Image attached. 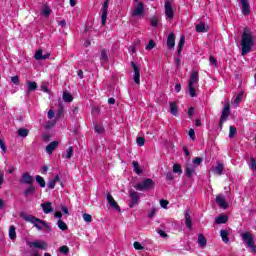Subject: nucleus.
Wrapping results in <instances>:
<instances>
[{"label": "nucleus", "instance_id": "obj_1", "mask_svg": "<svg viewBox=\"0 0 256 256\" xmlns=\"http://www.w3.org/2000/svg\"><path fill=\"white\" fill-rule=\"evenodd\" d=\"M253 45H255V36L253 32L249 31L247 28L244 29L241 39V47H242V56L245 57L247 53H251V49H253Z\"/></svg>", "mask_w": 256, "mask_h": 256}, {"label": "nucleus", "instance_id": "obj_2", "mask_svg": "<svg viewBox=\"0 0 256 256\" xmlns=\"http://www.w3.org/2000/svg\"><path fill=\"white\" fill-rule=\"evenodd\" d=\"M23 219L27 223H32V225H34V227H36V229H38V231H43V229H45V228L48 231H51V227L49 225H47V222H45L44 220H41L33 215H24Z\"/></svg>", "mask_w": 256, "mask_h": 256}, {"label": "nucleus", "instance_id": "obj_3", "mask_svg": "<svg viewBox=\"0 0 256 256\" xmlns=\"http://www.w3.org/2000/svg\"><path fill=\"white\" fill-rule=\"evenodd\" d=\"M197 83H199V73L197 71H193L188 81V93L190 97H197V94L195 93V87H197Z\"/></svg>", "mask_w": 256, "mask_h": 256}, {"label": "nucleus", "instance_id": "obj_4", "mask_svg": "<svg viewBox=\"0 0 256 256\" xmlns=\"http://www.w3.org/2000/svg\"><path fill=\"white\" fill-rule=\"evenodd\" d=\"M134 187L137 191H149V189L155 187V182L150 178H146L142 182L137 183Z\"/></svg>", "mask_w": 256, "mask_h": 256}, {"label": "nucleus", "instance_id": "obj_5", "mask_svg": "<svg viewBox=\"0 0 256 256\" xmlns=\"http://www.w3.org/2000/svg\"><path fill=\"white\" fill-rule=\"evenodd\" d=\"M241 237L246 245L251 249L252 253H256L255 239L253 238V235H251V232H244L241 234Z\"/></svg>", "mask_w": 256, "mask_h": 256}, {"label": "nucleus", "instance_id": "obj_6", "mask_svg": "<svg viewBox=\"0 0 256 256\" xmlns=\"http://www.w3.org/2000/svg\"><path fill=\"white\" fill-rule=\"evenodd\" d=\"M132 17H143L145 15V4L138 2L131 11Z\"/></svg>", "mask_w": 256, "mask_h": 256}, {"label": "nucleus", "instance_id": "obj_7", "mask_svg": "<svg viewBox=\"0 0 256 256\" xmlns=\"http://www.w3.org/2000/svg\"><path fill=\"white\" fill-rule=\"evenodd\" d=\"M28 247H30V249H41L42 251L47 250V243L43 240H38V241H27L26 242Z\"/></svg>", "mask_w": 256, "mask_h": 256}, {"label": "nucleus", "instance_id": "obj_8", "mask_svg": "<svg viewBox=\"0 0 256 256\" xmlns=\"http://www.w3.org/2000/svg\"><path fill=\"white\" fill-rule=\"evenodd\" d=\"M229 115H231V108L229 104L224 106V109L222 110V114L220 117L219 127L220 129H223V123L229 119Z\"/></svg>", "mask_w": 256, "mask_h": 256}, {"label": "nucleus", "instance_id": "obj_9", "mask_svg": "<svg viewBox=\"0 0 256 256\" xmlns=\"http://www.w3.org/2000/svg\"><path fill=\"white\" fill-rule=\"evenodd\" d=\"M164 9L167 19L171 21L173 17H175V10H173V4L171 3V1H165Z\"/></svg>", "mask_w": 256, "mask_h": 256}, {"label": "nucleus", "instance_id": "obj_10", "mask_svg": "<svg viewBox=\"0 0 256 256\" xmlns=\"http://www.w3.org/2000/svg\"><path fill=\"white\" fill-rule=\"evenodd\" d=\"M129 195H130L129 207L133 208V207H135V205H139V199H140L139 192L131 189L129 191Z\"/></svg>", "mask_w": 256, "mask_h": 256}, {"label": "nucleus", "instance_id": "obj_11", "mask_svg": "<svg viewBox=\"0 0 256 256\" xmlns=\"http://www.w3.org/2000/svg\"><path fill=\"white\" fill-rule=\"evenodd\" d=\"M131 65L134 70V83H136V85H139L141 83V73L139 70V66H137L135 62H131Z\"/></svg>", "mask_w": 256, "mask_h": 256}, {"label": "nucleus", "instance_id": "obj_12", "mask_svg": "<svg viewBox=\"0 0 256 256\" xmlns=\"http://www.w3.org/2000/svg\"><path fill=\"white\" fill-rule=\"evenodd\" d=\"M33 176H31L28 172H25L24 174H22V177L20 179V183L24 184V185H33Z\"/></svg>", "mask_w": 256, "mask_h": 256}, {"label": "nucleus", "instance_id": "obj_13", "mask_svg": "<svg viewBox=\"0 0 256 256\" xmlns=\"http://www.w3.org/2000/svg\"><path fill=\"white\" fill-rule=\"evenodd\" d=\"M216 203L219 205L220 209H227V207H229V204H227V201H225V197H223L221 194L216 196Z\"/></svg>", "mask_w": 256, "mask_h": 256}, {"label": "nucleus", "instance_id": "obj_14", "mask_svg": "<svg viewBox=\"0 0 256 256\" xmlns=\"http://www.w3.org/2000/svg\"><path fill=\"white\" fill-rule=\"evenodd\" d=\"M242 8L241 11L243 13V15H249V13H251V6L249 5V2L247 0H239Z\"/></svg>", "mask_w": 256, "mask_h": 256}, {"label": "nucleus", "instance_id": "obj_15", "mask_svg": "<svg viewBox=\"0 0 256 256\" xmlns=\"http://www.w3.org/2000/svg\"><path fill=\"white\" fill-rule=\"evenodd\" d=\"M185 225L188 229L192 230L193 229V221L191 220V211L186 210L185 214Z\"/></svg>", "mask_w": 256, "mask_h": 256}, {"label": "nucleus", "instance_id": "obj_16", "mask_svg": "<svg viewBox=\"0 0 256 256\" xmlns=\"http://www.w3.org/2000/svg\"><path fill=\"white\" fill-rule=\"evenodd\" d=\"M107 9H109V0H106L102 8V25L107 23Z\"/></svg>", "mask_w": 256, "mask_h": 256}, {"label": "nucleus", "instance_id": "obj_17", "mask_svg": "<svg viewBox=\"0 0 256 256\" xmlns=\"http://www.w3.org/2000/svg\"><path fill=\"white\" fill-rule=\"evenodd\" d=\"M107 201H108L110 207H112V209H115L116 211H121L119 204H117V202L115 201V199L113 198V196L111 194L107 195Z\"/></svg>", "mask_w": 256, "mask_h": 256}, {"label": "nucleus", "instance_id": "obj_18", "mask_svg": "<svg viewBox=\"0 0 256 256\" xmlns=\"http://www.w3.org/2000/svg\"><path fill=\"white\" fill-rule=\"evenodd\" d=\"M195 165L193 164H186V168H185V173H186V176L191 178L193 177V175H195Z\"/></svg>", "mask_w": 256, "mask_h": 256}, {"label": "nucleus", "instance_id": "obj_19", "mask_svg": "<svg viewBox=\"0 0 256 256\" xmlns=\"http://www.w3.org/2000/svg\"><path fill=\"white\" fill-rule=\"evenodd\" d=\"M197 33H207L209 31V26L205 22H200L196 25Z\"/></svg>", "mask_w": 256, "mask_h": 256}, {"label": "nucleus", "instance_id": "obj_20", "mask_svg": "<svg viewBox=\"0 0 256 256\" xmlns=\"http://www.w3.org/2000/svg\"><path fill=\"white\" fill-rule=\"evenodd\" d=\"M26 85L28 87V90L26 91V96L29 97V95H31V92L37 89V82L27 81Z\"/></svg>", "mask_w": 256, "mask_h": 256}, {"label": "nucleus", "instance_id": "obj_21", "mask_svg": "<svg viewBox=\"0 0 256 256\" xmlns=\"http://www.w3.org/2000/svg\"><path fill=\"white\" fill-rule=\"evenodd\" d=\"M56 147H59V142L58 141L51 142L46 146V153H48V155H51V153L55 151Z\"/></svg>", "mask_w": 256, "mask_h": 256}, {"label": "nucleus", "instance_id": "obj_22", "mask_svg": "<svg viewBox=\"0 0 256 256\" xmlns=\"http://www.w3.org/2000/svg\"><path fill=\"white\" fill-rule=\"evenodd\" d=\"M41 207L46 215H49V213H53V207L51 206V202L42 203Z\"/></svg>", "mask_w": 256, "mask_h": 256}, {"label": "nucleus", "instance_id": "obj_23", "mask_svg": "<svg viewBox=\"0 0 256 256\" xmlns=\"http://www.w3.org/2000/svg\"><path fill=\"white\" fill-rule=\"evenodd\" d=\"M57 183H61V178L59 177V175H56L54 179L49 180L48 189H55V185Z\"/></svg>", "mask_w": 256, "mask_h": 256}, {"label": "nucleus", "instance_id": "obj_24", "mask_svg": "<svg viewBox=\"0 0 256 256\" xmlns=\"http://www.w3.org/2000/svg\"><path fill=\"white\" fill-rule=\"evenodd\" d=\"M167 47L168 49H173L175 47V34L170 33L167 39Z\"/></svg>", "mask_w": 256, "mask_h": 256}, {"label": "nucleus", "instance_id": "obj_25", "mask_svg": "<svg viewBox=\"0 0 256 256\" xmlns=\"http://www.w3.org/2000/svg\"><path fill=\"white\" fill-rule=\"evenodd\" d=\"M224 169H225V166H223L222 163H218L217 166L212 169V171L215 175H223Z\"/></svg>", "mask_w": 256, "mask_h": 256}, {"label": "nucleus", "instance_id": "obj_26", "mask_svg": "<svg viewBox=\"0 0 256 256\" xmlns=\"http://www.w3.org/2000/svg\"><path fill=\"white\" fill-rule=\"evenodd\" d=\"M9 239H11V241H15V239H17V231L14 225L9 227Z\"/></svg>", "mask_w": 256, "mask_h": 256}, {"label": "nucleus", "instance_id": "obj_27", "mask_svg": "<svg viewBox=\"0 0 256 256\" xmlns=\"http://www.w3.org/2000/svg\"><path fill=\"white\" fill-rule=\"evenodd\" d=\"M198 245L202 249L207 247V239H205V236L203 234L198 235Z\"/></svg>", "mask_w": 256, "mask_h": 256}, {"label": "nucleus", "instance_id": "obj_28", "mask_svg": "<svg viewBox=\"0 0 256 256\" xmlns=\"http://www.w3.org/2000/svg\"><path fill=\"white\" fill-rule=\"evenodd\" d=\"M100 61H101L102 65H103V63H107L109 61V56L107 55V50H105V49L101 50Z\"/></svg>", "mask_w": 256, "mask_h": 256}, {"label": "nucleus", "instance_id": "obj_29", "mask_svg": "<svg viewBox=\"0 0 256 256\" xmlns=\"http://www.w3.org/2000/svg\"><path fill=\"white\" fill-rule=\"evenodd\" d=\"M177 111H179L177 104L175 102H170V113H172V115L177 117Z\"/></svg>", "mask_w": 256, "mask_h": 256}, {"label": "nucleus", "instance_id": "obj_30", "mask_svg": "<svg viewBox=\"0 0 256 256\" xmlns=\"http://www.w3.org/2000/svg\"><path fill=\"white\" fill-rule=\"evenodd\" d=\"M62 98L66 103H71V101H73V95H71L69 92H63Z\"/></svg>", "mask_w": 256, "mask_h": 256}, {"label": "nucleus", "instance_id": "obj_31", "mask_svg": "<svg viewBox=\"0 0 256 256\" xmlns=\"http://www.w3.org/2000/svg\"><path fill=\"white\" fill-rule=\"evenodd\" d=\"M220 236L222 237V241L224 243H229V233L227 232V230H221Z\"/></svg>", "mask_w": 256, "mask_h": 256}, {"label": "nucleus", "instance_id": "obj_32", "mask_svg": "<svg viewBox=\"0 0 256 256\" xmlns=\"http://www.w3.org/2000/svg\"><path fill=\"white\" fill-rule=\"evenodd\" d=\"M17 134L19 135V137H27L29 135V129L19 128Z\"/></svg>", "mask_w": 256, "mask_h": 256}, {"label": "nucleus", "instance_id": "obj_33", "mask_svg": "<svg viewBox=\"0 0 256 256\" xmlns=\"http://www.w3.org/2000/svg\"><path fill=\"white\" fill-rule=\"evenodd\" d=\"M42 15H45V17H49V15H51V8L49 6H47V4H45L42 7V11H41Z\"/></svg>", "mask_w": 256, "mask_h": 256}, {"label": "nucleus", "instance_id": "obj_34", "mask_svg": "<svg viewBox=\"0 0 256 256\" xmlns=\"http://www.w3.org/2000/svg\"><path fill=\"white\" fill-rule=\"evenodd\" d=\"M228 217L226 215H220L218 218H216V223L217 225H221L223 223H225L226 221H228Z\"/></svg>", "mask_w": 256, "mask_h": 256}, {"label": "nucleus", "instance_id": "obj_35", "mask_svg": "<svg viewBox=\"0 0 256 256\" xmlns=\"http://www.w3.org/2000/svg\"><path fill=\"white\" fill-rule=\"evenodd\" d=\"M65 159H71L73 157V147H69L63 155Z\"/></svg>", "mask_w": 256, "mask_h": 256}, {"label": "nucleus", "instance_id": "obj_36", "mask_svg": "<svg viewBox=\"0 0 256 256\" xmlns=\"http://www.w3.org/2000/svg\"><path fill=\"white\" fill-rule=\"evenodd\" d=\"M36 183H38V185H40V187L45 188V179L43 177H41L40 175L36 176Z\"/></svg>", "mask_w": 256, "mask_h": 256}, {"label": "nucleus", "instance_id": "obj_37", "mask_svg": "<svg viewBox=\"0 0 256 256\" xmlns=\"http://www.w3.org/2000/svg\"><path fill=\"white\" fill-rule=\"evenodd\" d=\"M184 46H185V37L182 36L180 38V42H179V45H178V55H181V51H183Z\"/></svg>", "mask_w": 256, "mask_h": 256}, {"label": "nucleus", "instance_id": "obj_38", "mask_svg": "<svg viewBox=\"0 0 256 256\" xmlns=\"http://www.w3.org/2000/svg\"><path fill=\"white\" fill-rule=\"evenodd\" d=\"M241 101H243V92H242V93H239V94L236 96V98H235V100H234V102H233V105H235V107H237Z\"/></svg>", "mask_w": 256, "mask_h": 256}, {"label": "nucleus", "instance_id": "obj_39", "mask_svg": "<svg viewBox=\"0 0 256 256\" xmlns=\"http://www.w3.org/2000/svg\"><path fill=\"white\" fill-rule=\"evenodd\" d=\"M57 225L61 229V231H67V224L63 222V220L59 219Z\"/></svg>", "mask_w": 256, "mask_h": 256}, {"label": "nucleus", "instance_id": "obj_40", "mask_svg": "<svg viewBox=\"0 0 256 256\" xmlns=\"http://www.w3.org/2000/svg\"><path fill=\"white\" fill-rule=\"evenodd\" d=\"M132 166L134 167V171L137 173V175H141V168H139V162L133 161Z\"/></svg>", "mask_w": 256, "mask_h": 256}, {"label": "nucleus", "instance_id": "obj_41", "mask_svg": "<svg viewBox=\"0 0 256 256\" xmlns=\"http://www.w3.org/2000/svg\"><path fill=\"white\" fill-rule=\"evenodd\" d=\"M33 193H35V187L29 186L24 192V195L25 197H28V195H33Z\"/></svg>", "mask_w": 256, "mask_h": 256}, {"label": "nucleus", "instance_id": "obj_42", "mask_svg": "<svg viewBox=\"0 0 256 256\" xmlns=\"http://www.w3.org/2000/svg\"><path fill=\"white\" fill-rule=\"evenodd\" d=\"M173 173H178L179 175H181V173H183V170L181 169V165L174 164L173 165Z\"/></svg>", "mask_w": 256, "mask_h": 256}, {"label": "nucleus", "instance_id": "obj_43", "mask_svg": "<svg viewBox=\"0 0 256 256\" xmlns=\"http://www.w3.org/2000/svg\"><path fill=\"white\" fill-rule=\"evenodd\" d=\"M203 162V158L201 157H196L193 159V164L196 168L199 167V165H201V163Z\"/></svg>", "mask_w": 256, "mask_h": 256}, {"label": "nucleus", "instance_id": "obj_44", "mask_svg": "<svg viewBox=\"0 0 256 256\" xmlns=\"http://www.w3.org/2000/svg\"><path fill=\"white\" fill-rule=\"evenodd\" d=\"M236 134H237V128H235V126H230L229 137L233 138L235 137Z\"/></svg>", "mask_w": 256, "mask_h": 256}, {"label": "nucleus", "instance_id": "obj_45", "mask_svg": "<svg viewBox=\"0 0 256 256\" xmlns=\"http://www.w3.org/2000/svg\"><path fill=\"white\" fill-rule=\"evenodd\" d=\"M34 58L37 60V61H41V59H43V50H38L36 52V54L34 55Z\"/></svg>", "mask_w": 256, "mask_h": 256}, {"label": "nucleus", "instance_id": "obj_46", "mask_svg": "<svg viewBox=\"0 0 256 256\" xmlns=\"http://www.w3.org/2000/svg\"><path fill=\"white\" fill-rule=\"evenodd\" d=\"M133 246H134V249H136L137 251H143V249H145L143 245H141V243L139 242H134Z\"/></svg>", "mask_w": 256, "mask_h": 256}, {"label": "nucleus", "instance_id": "obj_47", "mask_svg": "<svg viewBox=\"0 0 256 256\" xmlns=\"http://www.w3.org/2000/svg\"><path fill=\"white\" fill-rule=\"evenodd\" d=\"M136 143H137V145H139V147H143V145H145V138H143V137H138V138L136 139Z\"/></svg>", "mask_w": 256, "mask_h": 256}, {"label": "nucleus", "instance_id": "obj_48", "mask_svg": "<svg viewBox=\"0 0 256 256\" xmlns=\"http://www.w3.org/2000/svg\"><path fill=\"white\" fill-rule=\"evenodd\" d=\"M154 47H155V41L150 40V41L148 42V45L146 46V50H147V51H151V49H154Z\"/></svg>", "mask_w": 256, "mask_h": 256}, {"label": "nucleus", "instance_id": "obj_49", "mask_svg": "<svg viewBox=\"0 0 256 256\" xmlns=\"http://www.w3.org/2000/svg\"><path fill=\"white\" fill-rule=\"evenodd\" d=\"M0 149L3 151V153H7V146L5 145L3 139H0Z\"/></svg>", "mask_w": 256, "mask_h": 256}, {"label": "nucleus", "instance_id": "obj_50", "mask_svg": "<svg viewBox=\"0 0 256 256\" xmlns=\"http://www.w3.org/2000/svg\"><path fill=\"white\" fill-rule=\"evenodd\" d=\"M82 217H83L84 221H86V223H91V221H93L90 214H83Z\"/></svg>", "mask_w": 256, "mask_h": 256}, {"label": "nucleus", "instance_id": "obj_51", "mask_svg": "<svg viewBox=\"0 0 256 256\" xmlns=\"http://www.w3.org/2000/svg\"><path fill=\"white\" fill-rule=\"evenodd\" d=\"M59 249L60 253H63L64 255H67L69 253V247L67 246H61Z\"/></svg>", "mask_w": 256, "mask_h": 256}, {"label": "nucleus", "instance_id": "obj_52", "mask_svg": "<svg viewBox=\"0 0 256 256\" xmlns=\"http://www.w3.org/2000/svg\"><path fill=\"white\" fill-rule=\"evenodd\" d=\"M151 25L152 27H157V25H159V19L157 17H153L151 19Z\"/></svg>", "mask_w": 256, "mask_h": 256}, {"label": "nucleus", "instance_id": "obj_53", "mask_svg": "<svg viewBox=\"0 0 256 256\" xmlns=\"http://www.w3.org/2000/svg\"><path fill=\"white\" fill-rule=\"evenodd\" d=\"M160 205L163 209H167V206L169 205V201L167 200H160Z\"/></svg>", "mask_w": 256, "mask_h": 256}, {"label": "nucleus", "instance_id": "obj_54", "mask_svg": "<svg viewBox=\"0 0 256 256\" xmlns=\"http://www.w3.org/2000/svg\"><path fill=\"white\" fill-rule=\"evenodd\" d=\"M209 62H210V64L213 65L214 67H217V59H215V57L210 56Z\"/></svg>", "mask_w": 256, "mask_h": 256}, {"label": "nucleus", "instance_id": "obj_55", "mask_svg": "<svg viewBox=\"0 0 256 256\" xmlns=\"http://www.w3.org/2000/svg\"><path fill=\"white\" fill-rule=\"evenodd\" d=\"M103 131H104L103 126L101 125L95 126V133H103Z\"/></svg>", "mask_w": 256, "mask_h": 256}, {"label": "nucleus", "instance_id": "obj_56", "mask_svg": "<svg viewBox=\"0 0 256 256\" xmlns=\"http://www.w3.org/2000/svg\"><path fill=\"white\" fill-rule=\"evenodd\" d=\"M188 135H189V137H191L193 139V141H195V130L190 129L188 131Z\"/></svg>", "mask_w": 256, "mask_h": 256}, {"label": "nucleus", "instance_id": "obj_57", "mask_svg": "<svg viewBox=\"0 0 256 256\" xmlns=\"http://www.w3.org/2000/svg\"><path fill=\"white\" fill-rule=\"evenodd\" d=\"M157 233L160 235V237H163L164 239L167 238V233H165V231L159 229L157 230Z\"/></svg>", "mask_w": 256, "mask_h": 256}, {"label": "nucleus", "instance_id": "obj_58", "mask_svg": "<svg viewBox=\"0 0 256 256\" xmlns=\"http://www.w3.org/2000/svg\"><path fill=\"white\" fill-rule=\"evenodd\" d=\"M11 81L14 83V85H19V76L12 77Z\"/></svg>", "mask_w": 256, "mask_h": 256}, {"label": "nucleus", "instance_id": "obj_59", "mask_svg": "<svg viewBox=\"0 0 256 256\" xmlns=\"http://www.w3.org/2000/svg\"><path fill=\"white\" fill-rule=\"evenodd\" d=\"M195 115V108L190 107L188 110V117H193Z\"/></svg>", "mask_w": 256, "mask_h": 256}, {"label": "nucleus", "instance_id": "obj_60", "mask_svg": "<svg viewBox=\"0 0 256 256\" xmlns=\"http://www.w3.org/2000/svg\"><path fill=\"white\" fill-rule=\"evenodd\" d=\"M155 213H157V208H152L151 212L148 214V217L152 219V217H155Z\"/></svg>", "mask_w": 256, "mask_h": 256}, {"label": "nucleus", "instance_id": "obj_61", "mask_svg": "<svg viewBox=\"0 0 256 256\" xmlns=\"http://www.w3.org/2000/svg\"><path fill=\"white\" fill-rule=\"evenodd\" d=\"M29 253L31 256H39V251L37 249H32Z\"/></svg>", "mask_w": 256, "mask_h": 256}, {"label": "nucleus", "instance_id": "obj_62", "mask_svg": "<svg viewBox=\"0 0 256 256\" xmlns=\"http://www.w3.org/2000/svg\"><path fill=\"white\" fill-rule=\"evenodd\" d=\"M55 117V112L53 110L48 111V119H53Z\"/></svg>", "mask_w": 256, "mask_h": 256}, {"label": "nucleus", "instance_id": "obj_63", "mask_svg": "<svg viewBox=\"0 0 256 256\" xmlns=\"http://www.w3.org/2000/svg\"><path fill=\"white\" fill-rule=\"evenodd\" d=\"M166 179H167L168 181H173V173H171V172L167 173Z\"/></svg>", "mask_w": 256, "mask_h": 256}, {"label": "nucleus", "instance_id": "obj_64", "mask_svg": "<svg viewBox=\"0 0 256 256\" xmlns=\"http://www.w3.org/2000/svg\"><path fill=\"white\" fill-rule=\"evenodd\" d=\"M175 91H176V93H179L181 91V84L175 85Z\"/></svg>", "mask_w": 256, "mask_h": 256}]
</instances>
